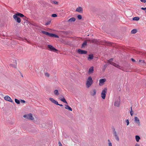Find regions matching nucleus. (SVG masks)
Returning <instances> with one entry per match:
<instances>
[{"label":"nucleus","mask_w":146,"mask_h":146,"mask_svg":"<svg viewBox=\"0 0 146 146\" xmlns=\"http://www.w3.org/2000/svg\"><path fill=\"white\" fill-rule=\"evenodd\" d=\"M107 63L111 65H112L115 67L123 71H125V69H124L123 67L120 66L119 65L116 64L115 63L110 61L109 60H108Z\"/></svg>","instance_id":"1"},{"label":"nucleus","mask_w":146,"mask_h":146,"mask_svg":"<svg viewBox=\"0 0 146 146\" xmlns=\"http://www.w3.org/2000/svg\"><path fill=\"white\" fill-rule=\"evenodd\" d=\"M42 33L44 34H45L51 37H55L58 38L59 36L55 34L49 33L48 32H46L44 31H42Z\"/></svg>","instance_id":"2"},{"label":"nucleus","mask_w":146,"mask_h":146,"mask_svg":"<svg viewBox=\"0 0 146 146\" xmlns=\"http://www.w3.org/2000/svg\"><path fill=\"white\" fill-rule=\"evenodd\" d=\"M93 82V80L91 76L88 77L87 80L86 86L87 88H89L92 85Z\"/></svg>","instance_id":"3"},{"label":"nucleus","mask_w":146,"mask_h":146,"mask_svg":"<svg viewBox=\"0 0 146 146\" xmlns=\"http://www.w3.org/2000/svg\"><path fill=\"white\" fill-rule=\"evenodd\" d=\"M47 48L48 50L54 52H57L58 51V50L51 45H48Z\"/></svg>","instance_id":"4"},{"label":"nucleus","mask_w":146,"mask_h":146,"mask_svg":"<svg viewBox=\"0 0 146 146\" xmlns=\"http://www.w3.org/2000/svg\"><path fill=\"white\" fill-rule=\"evenodd\" d=\"M23 117H24L28 119L33 120L34 119V118L32 114L31 113L27 115H24Z\"/></svg>","instance_id":"5"},{"label":"nucleus","mask_w":146,"mask_h":146,"mask_svg":"<svg viewBox=\"0 0 146 146\" xmlns=\"http://www.w3.org/2000/svg\"><path fill=\"white\" fill-rule=\"evenodd\" d=\"M107 89L106 88H105L102 91L101 95V97L103 99H105L106 96V94Z\"/></svg>","instance_id":"6"},{"label":"nucleus","mask_w":146,"mask_h":146,"mask_svg":"<svg viewBox=\"0 0 146 146\" xmlns=\"http://www.w3.org/2000/svg\"><path fill=\"white\" fill-rule=\"evenodd\" d=\"M13 18L15 20L17 23H20L21 22V18L15 15H13Z\"/></svg>","instance_id":"7"},{"label":"nucleus","mask_w":146,"mask_h":146,"mask_svg":"<svg viewBox=\"0 0 146 146\" xmlns=\"http://www.w3.org/2000/svg\"><path fill=\"white\" fill-rule=\"evenodd\" d=\"M112 129L113 130V135L114 136L115 139L117 141H119V139L118 136L117 134V133L116 131H115V129L114 127H113Z\"/></svg>","instance_id":"8"},{"label":"nucleus","mask_w":146,"mask_h":146,"mask_svg":"<svg viewBox=\"0 0 146 146\" xmlns=\"http://www.w3.org/2000/svg\"><path fill=\"white\" fill-rule=\"evenodd\" d=\"M77 52L80 54H86L87 53V51L85 50L79 49L77 50Z\"/></svg>","instance_id":"9"},{"label":"nucleus","mask_w":146,"mask_h":146,"mask_svg":"<svg viewBox=\"0 0 146 146\" xmlns=\"http://www.w3.org/2000/svg\"><path fill=\"white\" fill-rule=\"evenodd\" d=\"M4 98L5 100L11 102L13 104H15V103L13 101L11 98L9 96H5Z\"/></svg>","instance_id":"10"},{"label":"nucleus","mask_w":146,"mask_h":146,"mask_svg":"<svg viewBox=\"0 0 146 146\" xmlns=\"http://www.w3.org/2000/svg\"><path fill=\"white\" fill-rule=\"evenodd\" d=\"M87 42H90V43L91 42L92 43H96V39H93V38H88L86 40Z\"/></svg>","instance_id":"11"},{"label":"nucleus","mask_w":146,"mask_h":146,"mask_svg":"<svg viewBox=\"0 0 146 146\" xmlns=\"http://www.w3.org/2000/svg\"><path fill=\"white\" fill-rule=\"evenodd\" d=\"M15 15L17 16L18 17H25V18H26V17L23 14L19 13L18 12H16V13L15 14Z\"/></svg>","instance_id":"12"},{"label":"nucleus","mask_w":146,"mask_h":146,"mask_svg":"<svg viewBox=\"0 0 146 146\" xmlns=\"http://www.w3.org/2000/svg\"><path fill=\"white\" fill-rule=\"evenodd\" d=\"M106 80L105 78L101 79L99 80V85L102 86L104 84V82L106 81Z\"/></svg>","instance_id":"13"},{"label":"nucleus","mask_w":146,"mask_h":146,"mask_svg":"<svg viewBox=\"0 0 146 146\" xmlns=\"http://www.w3.org/2000/svg\"><path fill=\"white\" fill-rule=\"evenodd\" d=\"M134 121L138 124V126H140L141 125L139 120L136 116L134 117Z\"/></svg>","instance_id":"14"},{"label":"nucleus","mask_w":146,"mask_h":146,"mask_svg":"<svg viewBox=\"0 0 146 146\" xmlns=\"http://www.w3.org/2000/svg\"><path fill=\"white\" fill-rule=\"evenodd\" d=\"M76 11L80 13H82L83 9L82 7H79L77 8L76 10Z\"/></svg>","instance_id":"15"},{"label":"nucleus","mask_w":146,"mask_h":146,"mask_svg":"<svg viewBox=\"0 0 146 146\" xmlns=\"http://www.w3.org/2000/svg\"><path fill=\"white\" fill-rule=\"evenodd\" d=\"M94 58V55L92 54H91L88 55V59L90 61L92 60Z\"/></svg>","instance_id":"16"},{"label":"nucleus","mask_w":146,"mask_h":146,"mask_svg":"<svg viewBox=\"0 0 146 146\" xmlns=\"http://www.w3.org/2000/svg\"><path fill=\"white\" fill-rule=\"evenodd\" d=\"M87 45V42L86 40H84L82 44L81 47V48H83L85 47Z\"/></svg>","instance_id":"17"},{"label":"nucleus","mask_w":146,"mask_h":146,"mask_svg":"<svg viewBox=\"0 0 146 146\" xmlns=\"http://www.w3.org/2000/svg\"><path fill=\"white\" fill-rule=\"evenodd\" d=\"M120 103V101L118 100L116 101L114 103V106H115L119 107Z\"/></svg>","instance_id":"18"},{"label":"nucleus","mask_w":146,"mask_h":146,"mask_svg":"<svg viewBox=\"0 0 146 146\" xmlns=\"http://www.w3.org/2000/svg\"><path fill=\"white\" fill-rule=\"evenodd\" d=\"M94 70V67L93 66L91 67L89 69L88 73L90 74L93 73Z\"/></svg>","instance_id":"19"},{"label":"nucleus","mask_w":146,"mask_h":146,"mask_svg":"<svg viewBox=\"0 0 146 146\" xmlns=\"http://www.w3.org/2000/svg\"><path fill=\"white\" fill-rule=\"evenodd\" d=\"M96 93V90L95 89H94L92 90L90 92V95L92 96H95Z\"/></svg>","instance_id":"20"},{"label":"nucleus","mask_w":146,"mask_h":146,"mask_svg":"<svg viewBox=\"0 0 146 146\" xmlns=\"http://www.w3.org/2000/svg\"><path fill=\"white\" fill-rule=\"evenodd\" d=\"M65 106H66V107H65V108L66 109H67L69 111H72V109L68 105H65Z\"/></svg>","instance_id":"21"},{"label":"nucleus","mask_w":146,"mask_h":146,"mask_svg":"<svg viewBox=\"0 0 146 146\" xmlns=\"http://www.w3.org/2000/svg\"><path fill=\"white\" fill-rule=\"evenodd\" d=\"M28 19V18L26 17V18H25V17H24L23 19L25 20L26 21H27V23L28 24L30 25H34L35 26V25H34V24L30 22H29V21H28L27 20V19Z\"/></svg>","instance_id":"22"},{"label":"nucleus","mask_w":146,"mask_h":146,"mask_svg":"<svg viewBox=\"0 0 146 146\" xmlns=\"http://www.w3.org/2000/svg\"><path fill=\"white\" fill-rule=\"evenodd\" d=\"M76 21V19L75 18L72 17L70 18L68 21V22H74Z\"/></svg>","instance_id":"23"},{"label":"nucleus","mask_w":146,"mask_h":146,"mask_svg":"<svg viewBox=\"0 0 146 146\" xmlns=\"http://www.w3.org/2000/svg\"><path fill=\"white\" fill-rule=\"evenodd\" d=\"M63 98H62L61 99L59 98V99L61 101L63 102L64 103H65L67 104H68V103L67 101H66L65 99L64 98L63 96Z\"/></svg>","instance_id":"24"},{"label":"nucleus","mask_w":146,"mask_h":146,"mask_svg":"<svg viewBox=\"0 0 146 146\" xmlns=\"http://www.w3.org/2000/svg\"><path fill=\"white\" fill-rule=\"evenodd\" d=\"M104 43L107 44V45L109 46L111 45L112 44V43L111 42L106 41H104Z\"/></svg>","instance_id":"25"},{"label":"nucleus","mask_w":146,"mask_h":146,"mask_svg":"<svg viewBox=\"0 0 146 146\" xmlns=\"http://www.w3.org/2000/svg\"><path fill=\"white\" fill-rule=\"evenodd\" d=\"M124 66L127 69H129L130 68V65L127 62H125Z\"/></svg>","instance_id":"26"},{"label":"nucleus","mask_w":146,"mask_h":146,"mask_svg":"<svg viewBox=\"0 0 146 146\" xmlns=\"http://www.w3.org/2000/svg\"><path fill=\"white\" fill-rule=\"evenodd\" d=\"M137 32V30L136 29H133L131 32V34H135Z\"/></svg>","instance_id":"27"},{"label":"nucleus","mask_w":146,"mask_h":146,"mask_svg":"<svg viewBox=\"0 0 146 146\" xmlns=\"http://www.w3.org/2000/svg\"><path fill=\"white\" fill-rule=\"evenodd\" d=\"M135 138L136 141L138 142L140 139V137L139 135H136L135 136Z\"/></svg>","instance_id":"28"},{"label":"nucleus","mask_w":146,"mask_h":146,"mask_svg":"<svg viewBox=\"0 0 146 146\" xmlns=\"http://www.w3.org/2000/svg\"><path fill=\"white\" fill-rule=\"evenodd\" d=\"M54 94L56 96H58L59 94L58 91L57 90H56L54 91Z\"/></svg>","instance_id":"29"},{"label":"nucleus","mask_w":146,"mask_h":146,"mask_svg":"<svg viewBox=\"0 0 146 146\" xmlns=\"http://www.w3.org/2000/svg\"><path fill=\"white\" fill-rule=\"evenodd\" d=\"M140 18L138 17H135L133 18V21H138L139 20Z\"/></svg>","instance_id":"30"},{"label":"nucleus","mask_w":146,"mask_h":146,"mask_svg":"<svg viewBox=\"0 0 146 146\" xmlns=\"http://www.w3.org/2000/svg\"><path fill=\"white\" fill-rule=\"evenodd\" d=\"M15 102L18 104H20V101L19 100L15 98Z\"/></svg>","instance_id":"31"},{"label":"nucleus","mask_w":146,"mask_h":146,"mask_svg":"<svg viewBox=\"0 0 146 146\" xmlns=\"http://www.w3.org/2000/svg\"><path fill=\"white\" fill-rule=\"evenodd\" d=\"M77 17L79 20H81L82 19V16L81 15H79L77 16Z\"/></svg>","instance_id":"32"},{"label":"nucleus","mask_w":146,"mask_h":146,"mask_svg":"<svg viewBox=\"0 0 146 146\" xmlns=\"http://www.w3.org/2000/svg\"><path fill=\"white\" fill-rule=\"evenodd\" d=\"M51 20L49 21H48L45 24V25L46 26H47L49 25L51 23Z\"/></svg>","instance_id":"33"},{"label":"nucleus","mask_w":146,"mask_h":146,"mask_svg":"<svg viewBox=\"0 0 146 146\" xmlns=\"http://www.w3.org/2000/svg\"><path fill=\"white\" fill-rule=\"evenodd\" d=\"M49 100L51 101L52 103H53L54 102V101L55 100L53 98H49Z\"/></svg>","instance_id":"34"},{"label":"nucleus","mask_w":146,"mask_h":146,"mask_svg":"<svg viewBox=\"0 0 146 146\" xmlns=\"http://www.w3.org/2000/svg\"><path fill=\"white\" fill-rule=\"evenodd\" d=\"M57 14H52L51 15V16L52 17H57Z\"/></svg>","instance_id":"35"},{"label":"nucleus","mask_w":146,"mask_h":146,"mask_svg":"<svg viewBox=\"0 0 146 146\" xmlns=\"http://www.w3.org/2000/svg\"><path fill=\"white\" fill-rule=\"evenodd\" d=\"M145 60H139V62L141 63H145Z\"/></svg>","instance_id":"36"},{"label":"nucleus","mask_w":146,"mask_h":146,"mask_svg":"<svg viewBox=\"0 0 146 146\" xmlns=\"http://www.w3.org/2000/svg\"><path fill=\"white\" fill-rule=\"evenodd\" d=\"M53 103H54V104L57 105H59V104L58 103V102L55 100L54 101V102Z\"/></svg>","instance_id":"37"},{"label":"nucleus","mask_w":146,"mask_h":146,"mask_svg":"<svg viewBox=\"0 0 146 146\" xmlns=\"http://www.w3.org/2000/svg\"><path fill=\"white\" fill-rule=\"evenodd\" d=\"M53 103H54V104L57 105H59V104L58 103V102L55 100L54 101V102Z\"/></svg>","instance_id":"38"},{"label":"nucleus","mask_w":146,"mask_h":146,"mask_svg":"<svg viewBox=\"0 0 146 146\" xmlns=\"http://www.w3.org/2000/svg\"><path fill=\"white\" fill-rule=\"evenodd\" d=\"M51 3L52 4H58V2L56 1H52Z\"/></svg>","instance_id":"39"},{"label":"nucleus","mask_w":146,"mask_h":146,"mask_svg":"<svg viewBox=\"0 0 146 146\" xmlns=\"http://www.w3.org/2000/svg\"><path fill=\"white\" fill-rule=\"evenodd\" d=\"M45 75L47 77H49L50 76V74L48 73V72L45 73Z\"/></svg>","instance_id":"40"},{"label":"nucleus","mask_w":146,"mask_h":146,"mask_svg":"<svg viewBox=\"0 0 146 146\" xmlns=\"http://www.w3.org/2000/svg\"><path fill=\"white\" fill-rule=\"evenodd\" d=\"M125 122L127 123V125H128L129 123V120L128 119H126V120Z\"/></svg>","instance_id":"41"},{"label":"nucleus","mask_w":146,"mask_h":146,"mask_svg":"<svg viewBox=\"0 0 146 146\" xmlns=\"http://www.w3.org/2000/svg\"><path fill=\"white\" fill-rule=\"evenodd\" d=\"M10 66H11L12 67H14V68H16V66L14 65H13V64H10Z\"/></svg>","instance_id":"42"},{"label":"nucleus","mask_w":146,"mask_h":146,"mask_svg":"<svg viewBox=\"0 0 146 146\" xmlns=\"http://www.w3.org/2000/svg\"><path fill=\"white\" fill-rule=\"evenodd\" d=\"M21 103H25L26 102V101L23 100H21L20 102Z\"/></svg>","instance_id":"43"},{"label":"nucleus","mask_w":146,"mask_h":146,"mask_svg":"<svg viewBox=\"0 0 146 146\" xmlns=\"http://www.w3.org/2000/svg\"><path fill=\"white\" fill-rule=\"evenodd\" d=\"M63 34L64 35H68V32L67 31H63Z\"/></svg>","instance_id":"44"},{"label":"nucleus","mask_w":146,"mask_h":146,"mask_svg":"<svg viewBox=\"0 0 146 146\" xmlns=\"http://www.w3.org/2000/svg\"><path fill=\"white\" fill-rule=\"evenodd\" d=\"M140 1L144 3H146V0H140Z\"/></svg>","instance_id":"45"},{"label":"nucleus","mask_w":146,"mask_h":146,"mask_svg":"<svg viewBox=\"0 0 146 146\" xmlns=\"http://www.w3.org/2000/svg\"><path fill=\"white\" fill-rule=\"evenodd\" d=\"M130 113L131 116H132L133 115V111H130Z\"/></svg>","instance_id":"46"},{"label":"nucleus","mask_w":146,"mask_h":146,"mask_svg":"<svg viewBox=\"0 0 146 146\" xmlns=\"http://www.w3.org/2000/svg\"><path fill=\"white\" fill-rule=\"evenodd\" d=\"M58 144H59V146H62V144H61L60 141L58 142Z\"/></svg>","instance_id":"47"},{"label":"nucleus","mask_w":146,"mask_h":146,"mask_svg":"<svg viewBox=\"0 0 146 146\" xmlns=\"http://www.w3.org/2000/svg\"><path fill=\"white\" fill-rule=\"evenodd\" d=\"M131 61L133 62H135V60L133 58H131Z\"/></svg>","instance_id":"48"},{"label":"nucleus","mask_w":146,"mask_h":146,"mask_svg":"<svg viewBox=\"0 0 146 146\" xmlns=\"http://www.w3.org/2000/svg\"><path fill=\"white\" fill-rule=\"evenodd\" d=\"M141 9L142 10H145V11L146 10V7H145V8L142 7V8H141Z\"/></svg>","instance_id":"49"},{"label":"nucleus","mask_w":146,"mask_h":146,"mask_svg":"<svg viewBox=\"0 0 146 146\" xmlns=\"http://www.w3.org/2000/svg\"><path fill=\"white\" fill-rule=\"evenodd\" d=\"M109 146H112V143L111 142H109L108 143Z\"/></svg>","instance_id":"50"},{"label":"nucleus","mask_w":146,"mask_h":146,"mask_svg":"<svg viewBox=\"0 0 146 146\" xmlns=\"http://www.w3.org/2000/svg\"><path fill=\"white\" fill-rule=\"evenodd\" d=\"M108 64H106L104 66V68H106L108 66Z\"/></svg>","instance_id":"51"},{"label":"nucleus","mask_w":146,"mask_h":146,"mask_svg":"<svg viewBox=\"0 0 146 146\" xmlns=\"http://www.w3.org/2000/svg\"><path fill=\"white\" fill-rule=\"evenodd\" d=\"M109 60L111 61H112L113 60V58H111L110 59H109Z\"/></svg>","instance_id":"52"},{"label":"nucleus","mask_w":146,"mask_h":146,"mask_svg":"<svg viewBox=\"0 0 146 146\" xmlns=\"http://www.w3.org/2000/svg\"><path fill=\"white\" fill-rule=\"evenodd\" d=\"M135 146H140V145L139 144H138L137 143H136L135 145Z\"/></svg>","instance_id":"53"},{"label":"nucleus","mask_w":146,"mask_h":146,"mask_svg":"<svg viewBox=\"0 0 146 146\" xmlns=\"http://www.w3.org/2000/svg\"><path fill=\"white\" fill-rule=\"evenodd\" d=\"M58 106H60V107H62L63 106L62 105V104H59V105H58Z\"/></svg>","instance_id":"54"},{"label":"nucleus","mask_w":146,"mask_h":146,"mask_svg":"<svg viewBox=\"0 0 146 146\" xmlns=\"http://www.w3.org/2000/svg\"><path fill=\"white\" fill-rule=\"evenodd\" d=\"M105 69H106V68H104H104H103L102 70H103V71H104V70H105Z\"/></svg>","instance_id":"55"},{"label":"nucleus","mask_w":146,"mask_h":146,"mask_svg":"<svg viewBox=\"0 0 146 146\" xmlns=\"http://www.w3.org/2000/svg\"><path fill=\"white\" fill-rule=\"evenodd\" d=\"M130 109H131V111H133L132 110V107H131V108H130Z\"/></svg>","instance_id":"56"},{"label":"nucleus","mask_w":146,"mask_h":146,"mask_svg":"<svg viewBox=\"0 0 146 146\" xmlns=\"http://www.w3.org/2000/svg\"><path fill=\"white\" fill-rule=\"evenodd\" d=\"M108 141L109 142H109H110V140L109 139H108Z\"/></svg>","instance_id":"57"},{"label":"nucleus","mask_w":146,"mask_h":146,"mask_svg":"<svg viewBox=\"0 0 146 146\" xmlns=\"http://www.w3.org/2000/svg\"><path fill=\"white\" fill-rule=\"evenodd\" d=\"M118 99H119V100L120 101V97H119Z\"/></svg>","instance_id":"58"},{"label":"nucleus","mask_w":146,"mask_h":146,"mask_svg":"<svg viewBox=\"0 0 146 146\" xmlns=\"http://www.w3.org/2000/svg\"><path fill=\"white\" fill-rule=\"evenodd\" d=\"M21 76H22V77H23V75L22 74H21Z\"/></svg>","instance_id":"59"},{"label":"nucleus","mask_w":146,"mask_h":146,"mask_svg":"<svg viewBox=\"0 0 146 146\" xmlns=\"http://www.w3.org/2000/svg\"><path fill=\"white\" fill-rule=\"evenodd\" d=\"M145 13H146V11H145Z\"/></svg>","instance_id":"60"}]
</instances>
